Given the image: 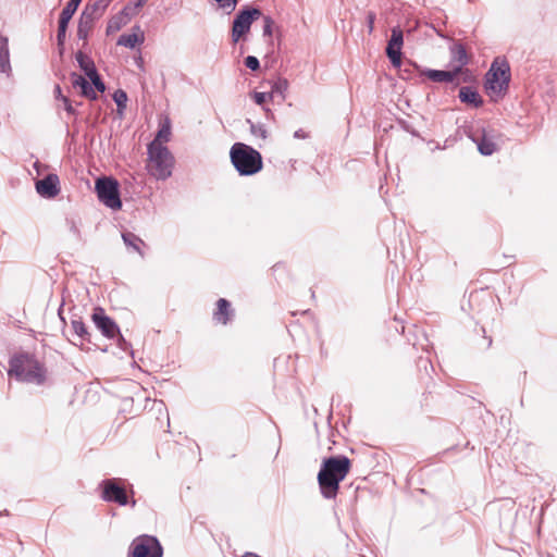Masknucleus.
I'll use <instances>...</instances> for the list:
<instances>
[{
    "mask_svg": "<svg viewBox=\"0 0 557 557\" xmlns=\"http://www.w3.org/2000/svg\"><path fill=\"white\" fill-rule=\"evenodd\" d=\"M350 460L344 455L325 458L318 473V484L325 499H334L339 490V483L350 471Z\"/></svg>",
    "mask_w": 557,
    "mask_h": 557,
    "instance_id": "obj_1",
    "label": "nucleus"
},
{
    "mask_svg": "<svg viewBox=\"0 0 557 557\" xmlns=\"http://www.w3.org/2000/svg\"><path fill=\"white\" fill-rule=\"evenodd\" d=\"M9 374L20 381L35 384H42L46 379L44 366L28 354H21L10 359Z\"/></svg>",
    "mask_w": 557,
    "mask_h": 557,
    "instance_id": "obj_2",
    "label": "nucleus"
},
{
    "mask_svg": "<svg viewBox=\"0 0 557 557\" xmlns=\"http://www.w3.org/2000/svg\"><path fill=\"white\" fill-rule=\"evenodd\" d=\"M230 157L232 164L243 176L253 175L262 169L260 152L246 144L235 143L231 148Z\"/></svg>",
    "mask_w": 557,
    "mask_h": 557,
    "instance_id": "obj_3",
    "label": "nucleus"
},
{
    "mask_svg": "<svg viewBox=\"0 0 557 557\" xmlns=\"http://www.w3.org/2000/svg\"><path fill=\"white\" fill-rule=\"evenodd\" d=\"M147 172L157 180H166L172 175L174 157L168 148H156L154 145L147 147Z\"/></svg>",
    "mask_w": 557,
    "mask_h": 557,
    "instance_id": "obj_4",
    "label": "nucleus"
},
{
    "mask_svg": "<svg viewBox=\"0 0 557 557\" xmlns=\"http://www.w3.org/2000/svg\"><path fill=\"white\" fill-rule=\"evenodd\" d=\"M486 89L496 96H504L509 87L510 66L506 60L495 59L485 75Z\"/></svg>",
    "mask_w": 557,
    "mask_h": 557,
    "instance_id": "obj_5",
    "label": "nucleus"
},
{
    "mask_svg": "<svg viewBox=\"0 0 557 557\" xmlns=\"http://www.w3.org/2000/svg\"><path fill=\"white\" fill-rule=\"evenodd\" d=\"M262 16V12L258 8L245 7L239 10L232 25V41L237 44L250 30L251 24Z\"/></svg>",
    "mask_w": 557,
    "mask_h": 557,
    "instance_id": "obj_6",
    "label": "nucleus"
},
{
    "mask_svg": "<svg viewBox=\"0 0 557 557\" xmlns=\"http://www.w3.org/2000/svg\"><path fill=\"white\" fill-rule=\"evenodd\" d=\"M96 191L99 200L108 208L117 210L122 207L116 180L112 177L98 178L96 182Z\"/></svg>",
    "mask_w": 557,
    "mask_h": 557,
    "instance_id": "obj_7",
    "label": "nucleus"
},
{
    "mask_svg": "<svg viewBox=\"0 0 557 557\" xmlns=\"http://www.w3.org/2000/svg\"><path fill=\"white\" fill-rule=\"evenodd\" d=\"M133 557H162V547L157 537L140 535L132 543Z\"/></svg>",
    "mask_w": 557,
    "mask_h": 557,
    "instance_id": "obj_8",
    "label": "nucleus"
},
{
    "mask_svg": "<svg viewBox=\"0 0 557 557\" xmlns=\"http://www.w3.org/2000/svg\"><path fill=\"white\" fill-rule=\"evenodd\" d=\"M91 320L97 329L107 338L111 339L120 335V329L117 324L109 315L106 314L102 308L97 307L94 309Z\"/></svg>",
    "mask_w": 557,
    "mask_h": 557,
    "instance_id": "obj_9",
    "label": "nucleus"
},
{
    "mask_svg": "<svg viewBox=\"0 0 557 557\" xmlns=\"http://www.w3.org/2000/svg\"><path fill=\"white\" fill-rule=\"evenodd\" d=\"M102 485V499L110 503H116L120 506L128 504L126 491L119 486L114 480H104Z\"/></svg>",
    "mask_w": 557,
    "mask_h": 557,
    "instance_id": "obj_10",
    "label": "nucleus"
},
{
    "mask_svg": "<svg viewBox=\"0 0 557 557\" xmlns=\"http://www.w3.org/2000/svg\"><path fill=\"white\" fill-rule=\"evenodd\" d=\"M404 44V34L399 27L392 28L391 38L386 47V54L392 64L396 67L401 64V47Z\"/></svg>",
    "mask_w": 557,
    "mask_h": 557,
    "instance_id": "obj_11",
    "label": "nucleus"
},
{
    "mask_svg": "<svg viewBox=\"0 0 557 557\" xmlns=\"http://www.w3.org/2000/svg\"><path fill=\"white\" fill-rule=\"evenodd\" d=\"M470 137L476 144L478 150L483 156H491L497 150L495 135L484 128L472 134Z\"/></svg>",
    "mask_w": 557,
    "mask_h": 557,
    "instance_id": "obj_12",
    "label": "nucleus"
},
{
    "mask_svg": "<svg viewBox=\"0 0 557 557\" xmlns=\"http://www.w3.org/2000/svg\"><path fill=\"white\" fill-rule=\"evenodd\" d=\"M449 52L450 66L459 75L462 71V67L466 66L470 61L466 47L461 42H454L449 47Z\"/></svg>",
    "mask_w": 557,
    "mask_h": 557,
    "instance_id": "obj_13",
    "label": "nucleus"
},
{
    "mask_svg": "<svg viewBox=\"0 0 557 557\" xmlns=\"http://www.w3.org/2000/svg\"><path fill=\"white\" fill-rule=\"evenodd\" d=\"M60 181L57 174H48L36 182L37 193L45 198H54L60 193Z\"/></svg>",
    "mask_w": 557,
    "mask_h": 557,
    "instance_id": "obj_14",
    "label": "nucleus"
},
{
    "mask_svg": "<svg viewBox=\"0 0 557 557\" xmlns=\"http://www.w3.org/2000/svg\"><path fill=\"white\" fill-rule=\"evenodd\" d=\"M234 310L231 307V302L225 298H220L216 301V309L213 312V320L216 323L226 325L233 318Z\"/></svg>",
    "mask_w": 557,
    "mask_h": 557,
    "instance_id": "obj_15",
    "label": "nucleus"
},
{
    "mask_svg": "<svg viewBox=\"0 0 557 557\" xmlns=\"http://www.w3.org/2000/svg\"><path fill=\"white\" fill-rule=\"evenodd\" d=\"M70 79L73 88L81 89L82 96L90 100H96L98 98L96 90L92 88L89 82L82 75L73 72L70 74Z\"/></svg>",
    "mask_w": 557,
    "mask_h": 557,
    "instance_id": "obj_16",
    "label": "nucleus"
},
{
    "mask_svg": "<svg viewBox=\"0 0 557 557\" xmlns=\"http://www.w3.org/2000/svg\"><path fill=\"white\" fill-rule=\"evenodd\" d=\"M113 0H96L92 3H87L82 13H87L89 17L99 20L111 4Z\"/></svg>",
    "mask_w": 557,
    "mask_h": 557,
    "instance_id": "obj_17",
    "label": "nucleus"
},
{
    "mask_svg": "<svg viewBox=\"0 0 557 557\" xmlns=\"http://www.w3.org/2000/svg\"><path fill=\"white\" fill-rule=\"evenodd\" d=\"M122 239L128 250L137 252L140 257H144L143 248L146 246L145 242L132 232H124Z\"/></svg>",
    "mask_w": 557,
    "mask_h": 557,
    "instance_id": "obj_18",
    "label": "nucleus"
},
{
    "mask_svg": "<svg viewBox=\"0 0 557 557\" xmlns=\"http://www.w3.org/2000/svg\"><path fill=\"white\" fill-rule=\"evenodd\" d=\"M459 99L461 102L472 104L474 108H479L483 104V100L480 94L474 88L469 86L460 88Z\"/></svg>",
    "mask_w": 557,
    "mask_h": 557,
    "instance_id": "obj_19",
    "label": "nucleus"
},
{
    "mask_svg": "<svg viewBox=\"0 0 557 557\" xmlns=\"http://www.w3.org/2000/svg\"><path fill=\"white\" fill-rule=\"evenodd\" d=\"M96 20L89 17L87 13H82L78 25H77V38L83 40L84 44L87 42L90 30L94 27Z\"/></svg>",
    "mask_w": 557,
    "mask_h": 557,
    "instance_id": "obj_20",
    "label": "nucleus"
},
{
    "mask_svg": "<svg viewBox=\"0 0 557 557\" xmlns=\"http://www.w3.org/2000/svg\"><path fill=\"white\" fill-rule=\"evenodd\" d=\"M171 139V123L169 119H165L164 122L160 125V128L154 137V139L149 143V145H154L156 148H168L164 146L165 143Z\"/></svg>",
    "mask_w": 557,
    "mask_h": 557,
    "instance_id": "obj_21",
    "label": "nucleus"
},
{
    "mask_svg": "<svg viewBox=\"0 0 557 557\" xmlns=\"http://www.w3.org/2000/svg\"><path fill=\"white\" fill-rule=\"evenodd\" d=\"M11 71L9 41L4 36H0V73L8 74Z\"/></svg>",
    "mask_w": 557,
    "mask_h": 557,
    "instance_id": "obj_22",
    "label": "nucleus"
},
{
    "mask_svg": "<svg viewBox=\"0 0 557 557\" xmlns=\"http://www.w3.org/2000/svg\"><path fill=\"white\" fill-rule=\"evenodd\" d=\"M458 76L456 71L450 69L449 71H442V70H429L426 72V77L431 79L432 82L436 83H450L454 82V79Z\"/></svg>",
    "mask_w": 557,
    "mask_h": 557,
    "instance_id": "obj_23",
    "label": "nucleus"
},
{
    "mask_svg": "<svg viewBox=\"0 0 557 557\" xmlns=\"http://www.w3.org/2000/svg\"><path fill=\"white\" fill-rule=\"evenodd\" d=\"M75 59H76L81 70L85 73V75L87 77H90L91 75H94L95 73L98 72L92 59L90 57H88L87 54H85L84 52L78 51L75 54Z\"/></svg>",
    "mask_w": 557,
    "mask_h": 557,
    "instance_id": "obj_24",
    "label": "nucleus"
},
{
    "mask_svg": "<svg viewBox=\"0 0 557 557\" xmlns=\"http://www.w3.org/2000/svg\"><path fill=\"white\" fill-rule=\"evenodd\" d=\"M129 20L120 11L110 17L107 24V34H114L119 32L123 26H125Z\"/></svg>",
    "mask_w": 557,
    "mask_h": 557,
    "instance_id": "obj_25",
    "label": "nucleus"
},
{
    "mask_svg": "<svg viewBox=\"0 0 557 557\" xmlns=\"http://www.w3.org/2000/svg\"><path fill=\"white\" fill-rule=\"evenodd\" d=\"M74 334L79 338L81 343H90V333L82 319H74L71 322Z\"/></svg>",
    "mask_w": 557,
    "mask_h": 557,
    "instance_id": "obj_26",
    "label": "nucleus"
},
{
    "mask_svg": "<svg viewBox=\"0 0 557 557\" xmlns=\"http://www.w3.org/2000/svg\"><path fill=\"white\" fill-rule=\"evenodd\" d=\"M144 36L137 35L135 33L133 34H123L117 39L119 46H124L126 48H134L137 44L143 42Z\"/></svg>",
    "mask_w": 557,
    "mask_h": 557,
    "instance_id": "obj_27",
    "label": "nucleus"
},
{
    "mask_svg": "<svg viewBox=\"0 0 557 557\" xmlns=\"http://www.w3.org/2000/svg\"><path fill=\"white\" fill-rule=\"evenodd\" d=\"M247 123L250 126V133L253 137L260 138L261 140H265L268 138V131L265 126L261 123H253L251 120H247Z\"/></svg>",
    "mask_w": 557,
    "mask_h": 557,
    "instance_id": "obj_28",
    "label": "nucleus"
},
{
    "mask_svg": "<svg viewBox=\"0 0 557 557\" xmlns=\"http://www.w3.org/2000/svg\"><path fill=\"white\" fill-rule=\"evenodd\" d=\"M81 2L82 0H70L62 10L60 17L70 22Z\"/></svg>",
    "mask_w": 557,
    "mask_h": 557,
    "instance_id": "obj_29",
    "label": "nucleus"
},
{
    "mask_svg": "<svg viewBox=\"0 0 557 557\" xmlns=\"http://www.w3.org/2000/svg\"><path fill=\"white\" fill-rule=\"evenodd\" d=\"M287 88H288V83L286 79H277L272 85L270 94H272V98L274 97V95H278V96H281L282 99H284Z\"/></svg>",
    "mask_w": 557,
    "mask_h": 557,
    "instance_id": "obj_30",
    "label": "nucleus"
},
{
    "mask_svg": "<svg viewBox=\"0 0 557 557\" xmlns=\"http://www.w3.org/2000/svg\"><path fill=\"white\" fill-rule=\"evenodd\" d=\"M69 23L70 22L66 20H63L61 17L59 18V26H58V34H57V39H58L59 46L64 45Z\"/></svg>",
    "mask_w": 557,
    "mask_h": 557,
    "instance_id": "obj_31",
    "label": "nucleus"
},
{
    "mask_svg": "<svg viewBox=\"0 0 557 557\" xmlns=\"http://www.w3.org/2000/svg\"><path fill=\"white\" fill-rule=\"evenodd\" d=\"M261 17L263 21L262 35L263 37H271L273 34L274 21L270 15L262 14Z\"/></svg>",
    "mask_w": 557,
    "mask_h": 557,
    "instance_id": "obj_32",
    "label": "nucleus"
},
{
    "mask_svg": "<svg viewBox=\"0 0 557 557\" xmlns=\"http://www.w3.org/2000/svg\"><path fill=\"white\" fill-rule=\"evenodd\" d=\"M113 100L119 109H125L127 102V95L124 90L119 89L113 94Z\"/></svg>",
    "mask_w": 557,
    "mask_h": 557,
    "instance_id": "obj_33",
    "label": "nucleus"
},
{
    "mask_svg": "<svg viewBox=\"0 0 557 557\" xmlns=\"http://www.w3.org/2000/svg\"><path fill=\"white\" fill-rule=\"evenodd\" d=\"M88 78L90 79L91 84L94 85V87H92L94 89H96L99 92H103L106 90V85L102 82L98 72Z\"/></svg>",
    "mask_w": 557,
    "mask_h": 557,
    "instance_id": "obj_34",
    "label": "nucleus"
},
{
    "mask_svg": "<svg viewBox=\"0 0 557 557\" xmlns=\"http://www.w3.org/2000/svg\"><path fill=\"white\" fill-rule=\"evenodd\" d=\"M252 97H253L255 102L259 106H262L268 100H272V94H270V92L255 91Z\"/></svg>",
    "mask_w": 557,
    "mask_h": 557,
    "instance_id": "obj_35",
    "label": "nucleus"
},
{
    "mask_svg": "<svg viewBox=\"0 0 557 557\" xmlns=\"http://www.w3.org/2000/svg\"><path fill=\"white\" fill-rule=\"evenodd\" d=\"M121 12L131 21L133 16H135L139 10L135 8V4L132 2H128Z\"/></svg>",
    "mask_w": 557,
    "mask_h": 557,
    "instance_id": "obj_36",
    "label": "nucleus"
},
{
    "mask_svg": "<svg viewBox=\"0 0 557 557\" xmlns=\"http://www.w3.org/2000/svg\"><path fill=\"white\" fill-rule=\"evenodd\" d=\"M220 8L224 9L227 11V13H231L232 11L235 10L236 8V4H237V0H215Z\"/></svg>",
    "mask_w": 557,
    "mask_h": 557,
    "instance_id": "obj_37",
    "label": "nucleus"
},
{
    "mask_svg": "<svg viewBox=\"0 0 557 557\" xmlns=\"http://www.w3.org/2000/svg\"><path fill=\"white\" fill-rule=\"evenodd\" d=\"M245 65L251 70V71H257L259 70L260 67V62L259 60L253 57V55H248L246 59H245Z\"/></svg>",
    "mask_w": 557,
    "mask_h": 557,
    "instance_id": "obj_38",
    "label": "nucleus"
},
{
    "mask_svg": "<svg viewBox=\"0 0 557 557\" xmlns=\"http://www.w3.org/2000/svg\"><path fill=\"white\" fill-rule=\"evenodd\" d=\"M62 103H63V108L67 112V114L74 115V116L77 115V111L72 106V102L67 97H62Z\"/></svg>",
    "mask_w": 557,
    "mask_h": 557,
    "instance_id": "obj_39",
    "label": "nucleus"
},
{
    "mask_svg": "<svg viewBox=\"0 0 557 557\" xmlns=\"http://www.w3.org/2000/svg\"><path fill=\"white\" fill-rule=\"evenodd\" d=\"M367 20H368L369 32L371 33L373 30L375 14L374 13H369Z\"/></svg>",
    "mask_w": 557,
    "mask_h": 557,
    "instance_id": "obj_40",
    "label": "nucleus"
},
{
    "mask_svg": "<svg viewBox=\"0 0 557 557\" xmlns=\"http://www.w3.org/2000/svg\"><path fill=\"white\" fill-rule=\"evenodd\" d=\"M53 92H54V98L57 100L62 101V97H64V96L62 95V89H61V87L59 85H55Z\"/></svg>",
    "mask_w": 557,
    "mask_h": 557,
    "instance_id": "obj_41",
    "label": "nucleus"
},
{
    "mask_svg": "<svg viewBox=\"0 0 557 557\" xmlns=\"http://www.w3.org/2000/svg\"><path fill=\"white\" fill-rule=\"evenodd\" d=\"M294 137L295 138H300V139H304L307 137V134L305 133V131L302 129H298L294 133Z\"/></svg>",
    "mask_w": 557,
    "mask_h": 557,
    "instance_id": "obj_42",
    "label": "nucleus"
},
{
    "mask_svg": "<svg viewBox=\"0 0 557 557\" xmlns=\"http://www.w3.org/2000/svg\"><path fill=\"white\" fill-rule=\"evenodd\" d=\"M148 0H136L135 2H133L135 4V8H137L138 10H140L146 3H147Z\"/></svg>",
    "mask_w": 557,
    "mask_h": 557,
    "instance_id": "obj_43",
    "label": "nucleus"
},
{
    "mask_svg": "<svg viewBox=\"0 0 557 557\" xmlns=\"http://www.w3.org/2000/svg\"><path fill=\"white\" fill-rule=\"evenodd\" d=\"M62 307H63V305H61V306H60V308H59V310H58V313H59V315H60L61 320H62V321H64V318L61 315Z\"/></svg>",
    "mask_w": 557,
    "mask_h": 557,
    "instance_id": "obj_44",
    "label": "nucleus"
}]
</instances>
